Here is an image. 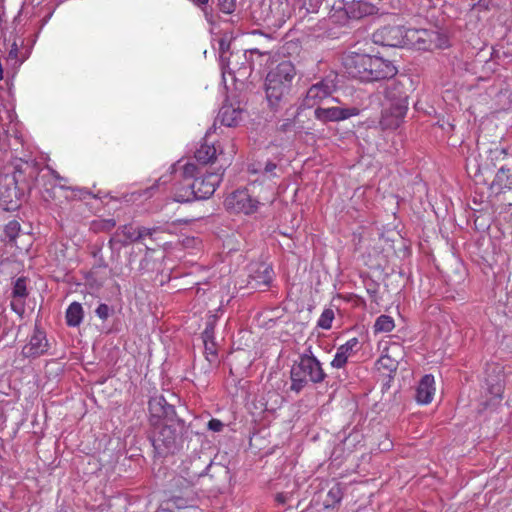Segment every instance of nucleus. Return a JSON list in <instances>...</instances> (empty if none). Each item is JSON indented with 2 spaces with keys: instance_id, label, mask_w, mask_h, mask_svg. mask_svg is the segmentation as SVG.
I'll list each match as a JSON object with an SVG mask.
<instances>
[{
  "instance_id": "b1692460",
  "label": "nucleus",
  "mask_w": 512,
  "mask_h": 512,
  "mask_svg": "<svg viewBox=\"0 0 512 512\" xmlns=\"http://www.w3.org/2000/svg\"><path fill=\"white\" fill-rule=\"evenodd\" d=\"M218 148L214 144H202L195 152L196 160L201 164L214 163L217 159Z\"/></svg>"
},
{
  "instance_id": "393cba45",
  "label": "nucleus",
  "mask_w": 512,
  "mask_h": 512,
  "mask_svg": "<svg viewBox=\"0 0 512 512\" xmlns=\"http://www.w3.org/2000/svg\"><path fill=\"white\" fill-rule=\"evenodd\" d=\"M83 308L80 303L73 302L66 310V322L68 326H79L83 320Z\"/></svg>"
},
{
  "instance_id": "9d476101",
  "label": "nucleus",
  "mask_w": 512,
  "mask_h": 512,
  "mask_svg": "<svg viewBox=\"0 0 512 512\" xmlns=\"http://www.w3.org/2000/svg\"><path fill=\"white\" fill-rule=\"evenodd\" d=\"M386 105H393L403 109H408V94L404 85L396 80L388 82L384 89V100Z\"/></svg>"
},
{
  "instance_id": "412c9836",
  "label": "nucleus",
  "mask_w": 512,
  "mask_h": 512,
  "mask_svg": "<svg viewBox=\"0 0 512 512\" xmlns=\"http://www.w3.org/2000/svg\"><path fill=\"white\" fill-rule=\"evenodd\" d=\"M346 12L350 18L360 19L372 15L376 12V7L367 0H352L346 7Z\"/></svg>"
},
{
  "instance_id": "a211bd4d",
  "label": "nucleus",
  "mask_w": 512,
  "mask_h": 512,
  "mask_svg": "<svg viewBox=\"0 0 512 512\" xmlns=\"http://www.w3.org/2000/svg\"><path fill=\"white\" fill-rule=\"evenodd\" d=\"M491 189L497 195H505L512 190V171L510 168L505 166L499 168L491 184Z\"/></svg>"
},
{
  "instance_id": "72a5a7b5",
  "label": "nucleus",
  "mask_w": 512,
  "mask_h": 512,
  "mask_svg": "<svg viewBox=\"0 0 512 512\" xmlns=\"http://www.w3.org/2000/svg\"><path fill=\"white\" fill-rule=\"evenodd\" d=\"M206 358L210 363H214L217 360V348L214 341H207L204 343Z\"/></svg>"
},
{
  "instance_id": "9b49d317",
  "label": "nucleus",
  "mask_w": 512,
  "mask_h": 512,
  "mask_svg": "<svg viewBox=\"0 0 512 512\" xmlns=\"http://www.w3.org/2000/svg\"><path fill=\"white\" fill-rule=\"evenodd\" d=\"M359 114V109L356 107L341 108V107H318L314 111L315 118L321 122H337L346 120L352 116Z\"/></svg>"
},
{
  "instance_id": "58836bf2",
  "label": "nucleus",
  "mask_w": 512,
  "mask_h": 512,
  "mask_svg": "<svg viewBox=\"0 0 512 512\" xmlns=\"http://www.w3.org/2000/svg\"><path fill=\"white\" fill-rule=\"evenodd\" d=\"M207 426H208V429L211 431L220 432L223 429L224 424L218 419H211L208 422Z\"/></svg>"
},
{
  "instance_id": "7c9ffc66",
  "label": "nucleus",
  "mask_w": 512,
  "mask_h": 512,
  "mask_svg": "<svg viewBox=\"0 0 512 512\" xmlns=\"http://www.w3.org/2000/svg\"><path fill=\"white\" fill-rule=\"evenodd\" d=\"M334 319V312L332 309H325L319 320H318V326L323 329H329L331 328L332 321Z\"/></svg>"
},
{
  "instance_id": "1a4fd4ad",
  "label": "nucleus",
  "mask_w": 512,
  "mask_h": 512,
  "mask_svg": "<svg viewBox=\"0 0 512 512\" xmlns=\"http://www.w3.org/2000/svg\"><path fill=\"white\" fill-rule=\"evenodd\" d=\"M346 73L349 77L366 82L367 69L369 67V55L351 53L344 58L343 61Z\"/></svg>"
},
{
  "instance_id": "c9c22d12",
  "label": "nucleus",
  "mask_w": 512,
  "mask_h": 512,
  "mask_svg": "<svg viewBox=\"0 0 512 512\" xmlns=\"http://www.w3.org/2000/svg\"><path fill=\"white\" fill-rule=\"evenodd\" d=\"M378 363L385 369L389 371L396 370L398 361L395 359H392L390 355L385 354L380 357L378 360Z\"/></svg>"
},
{
  "instance_id": "4c0bfd02",
  "label": "nucleus",
  "mask_w": 512,
  "mask_h": 512,
  "mask_svg": "<svg viewBox=\"0 0 512 512\" xmlns=\"http://www.w3.org/2000/svg\"><path fill=\"white\" fill-rule=\"evenodd\" d=\"M95 312L100 319L106 320L110 316L111 308L107 304L102 303L97 307Z\"/></svg>"
},
{
  "instance_id": "a18cd8bd",
  "label": "nucleus",
  "mask_w": 512,
  "mask_h": 512,
  "mask_svg": "<svg viewBox=\"0 0 512 512\" xmlns=\"http://www.w3.org/2000/svg\"><path fill=\"white\" fill-rule=\"evenodd\" d=\"M187 189H188V186H187V182H183L182 183V186L176 190L175 194H174V200L176 201V195L178 193H181V194H186L187 193Z\"/></svg>"
},
{
  "instance_id": "dca6fc26",
  "label": "nucleus",
  "mask_w": 512,
  "mask_h": 512,
  "mask_svg": "<svg viewBox=\"0 0 512 512\" xmlns=\"http://www.w3.org/2000/svg\"><path fill=\"white\" fill-rule=\"evenodd\" d=\"M490 369L494 375L490 373L487 374L486 384L488 392L491 394L492 398L501 399L505 385L502 369L496 365H493Z\"/></svg>"
},
{
  "instance_id": "39448f33",
  "label": "nucleus",
  "mask_w": 512,
  "mask_h": 512,
  "mask_svg": "<svg viewBox=\"0 0 512 512\" xmlns=\"http://www.w3.org/2000/svg\"><path fill=\"white\" fill-rule=\"evenodd\" d=\"M211 465L212 461L207 456L194 453L182 461L180 474L189 483L193 484L196 480L205 475Z\"/></svg>"
},
{
  "instance_id": "f257e3e1",
  "label": "nucleus",
  "mask_w": 512,
  "mask_h": 512,
  "mask_svg": "<svg viewBox=\"0 0 512 512\" xmlns=\"http://www.w3.org/2000/svg\"><path fill=\"white\" fill-rule=\"evenodd\" d=\"M296 74L295 66L289 60L282 61L267 74L265 92L272 109L288 102Z\"/></svg>"
},
{
  "instance_id": "8fccbe9b",
  "label": "nucleus",
  "mask_w": 512,
  "mask_h": 512,
  "mask_svg": "<svg viewBox=\"0 0 512 512\" xmlns=\"http://www.w3.org/2000/svg\"><path fill=\"white\" fill-rule=\"evenodd\" d=\"M17 57V47L11 49L9 52V58H16Z\"/></svg>"
},
{
  "instance_id": "a19ab883",
  "label": "nucleus",
  "mask_w": 512,
  "mask_h": 512,
  "mask_svg": "<svg viewBox=\"0 0 512 512\" xmlns=\"http://www.w3.org/2000/svg\"><path fill=\"white\" fill-rule=\"evenodd\" d=\"M11 308L19 315H21L24 312V304L21 301H12Z\"/></svg>"
},
{
  "instance_id": "7ed1b4c3",
  "label": "nucleus",
  "mask_w": 512,
  "mask_h": 512,
  "mask_svg": "<svg viewBox=\"0 0 512 512\" xmlns=\"http://www.w3.org/2000/svg\"><path fill=\"white\" fill-rule=\"evenodd\" d=\"M224 173L223 165L214 172H207L203 177H196L192 182L187 183L186 194L178 193L176 202L185 203L193 200L207 199L220 184Z\"/></svg>"
},
{
  "instance_id": "473e14b6",
  "label": "nucleus",
  "mask_w": 512,
  "mask_h": 512,
  "mask_svg": "<svg viewBox=\"0 0 512 512\" xmlns=\"http://www.w3.org/2000/svg\"><path fill=\"white\" fill-rule=\"evenodd\" d=\"M197 166L193 163H187L183 166L182 175L184 177V181L189 183L195 179L197 174Z\"/></svg>"
},
{
  "instance_id": "79ce46f5",
  "label": "nucleus",
  "mask_w": 512,
  "mask_h": 512,
  "mask_svg": "<svg viewBox=\"0 0 512 512\" xmlns=\"http://www.w3.org/2000/svg\"><path fill=\"white\" fill-rule=\"evenodd\" d=\"M289 499L288 493L280 492L275 495V501L279 504H286Z\"/></svg>"
},
{
  "instance_id": "6ab92c4d",
  "label": "nucleus",
  "mask_w": 512,
  "mask_h": 512,
  "mask_svg": "<svg viewBox=\"0 0 512 512\" xmlns=\"http://www.w3.org/2000/svg\"><path fill=\"white\" fill-rule=\"evenodd\" d=\"M434 393V377L432 375L423 376L416 389V401L420 404H428L432 401Z\"/></svg>"
},
{
  "instance_id": "a878e982",
  "label": "nucleus",
  "mask_w": 512,
  "mask_h": 512,
  "mask_svg": "<svg viewBox=\"0 0 512 512\" xmlns=\"http://www.w3.org/2000/svg\"><path fill=\"white\" fill-rule=\"evenodd\" d=\"M117 234L123 236V239L118 240V242L123 246L138 242L137 227H135L133 224H125L120 226L117 230Z\"/></svg>"
},
{
  "instance_id": "5fc2aeb1",
  "label": "nucleus",
  "mask_w": 512,
  "mask_h": 512,
  "mask_svg": "<svg viewBox=\"0 0 512 512\" xmlns=\"http://www.w3.org/2000/svg\"><path fill=\"white\" fill-rule=\"evenodd\" d=\"M390 349H398V346H397V345H393L392 347H390V348H388V349H387V352H388Z\"/></svg>"
},
{
  "instance_id": "c756f323",
  "label": "nucleus",
  "mask_w": 512,
  "mask_h": 512,
  "mask_svg": "<svg viewBox=\"0 0 512 512\" xmlns=\"http://www.w3.org/2000/svg\"><path fill=\"white\" fill-rule=\"evenodd\" d=\"M12 293L14 297H18L21 299L25 298L28 295L26 289V279L24 277H20L15 281Z\"/></svg>"
},
{
  "instance_id": "f704fd0d",
  "label": "nucleus",
  "mask_w": 512,
  "mask_h": 512,
  "mask_svg": "<svg viewBox=\"0 0 512 512\" xmlns=\"http://www.w3.org/2000/svg\"><path fill=\"white\" fill-rule=\"evenodd\" d=\"M20 231V224L18 221H10L5 226V234L10 240H14Z\"/></svg>"
},
{
  "instance_id": "c03bdc74",
  "label": "nucleus",
  "mask_w": 512,
  "mask_h": 512,
  "mask_svg": "<svg viewBox=\"0 0 512 512\" xmlns=\"http://www.w3.org/2000/svg\"><path fill=\"white\" fill-rule=\"evenodd\" d=\"M276 164L273 162H267L264 167V173L265 174H273L274 170L276 169Z\"/></svg>"
},
{
  "instance_id": "4be33fe9",
  "label": "nucleus",
  "mask_w": 512,
  "mask_h": 512,
  "mask_svg": "<svg viewBox=\"0 0 512 512\" xmlns=\"http://www.w3.org/2000/svg\"><path fill=\"white\" fill-rule=\"evenodd\" d=\"M218 45L220 63L223 70V74L226 72L232 73L234 71V68L231 66L230 61V56L233 55L232 53H230L231 37L225 34L218 40Z\"/></svg>"
},
{
  "instance_id": "4468645a",
  "label": "nucleus",
  "mask_w": 512,
  "mask_h": 512,
  "mask_svg": "<svg viewBox=\"0 0 512 512\" xmlns=\"http://www.w3.org/2000/svg\"><path fill=\"white\" fill-rule=\"evenodd\" d=\"M149 412L152 419L173 420L175 417L174 406L169 404L164 396L155 395L149 400Z\"/></svg>"
},
{
  "instance_id": "3c124183",
  "label": "nucleus",
  "mask_w": 512,
  "mask_h": 512,
  "mask_svg": "<svg viewBox=\"0 0 512 512\" xmlns=\"http://www.w3.org/2000/svg\"><path fill=\"white\" fill-rule=\"evenodd\" d=\"M157 188V184L149 187L148 189L145 190V194H148V196L150 197L152 195V191L155 190Z\"/></svg>"
},
{
  "instance_id": "0eeeda50",
  "label": "nucleus",
  "mask_w": 512,
  "mask_h": 512,
  "mask_svg": "<svg viewBox=\"0 0 512 512\" xmlns=\"http://www.w3.org/2000/svg\"><path fill=\"white\" fill-rule=\"evenodd\" d=\"M259 204L247 190H236L225 199V207L234 213L252 214L257 211Z\"/></svg>"
},
{
  "instance_id": "c85d7f7f",
  "label": "nucleus",
  "mask_w": 512,
  "mask_h": 512,
  "mask_svg": "<svg viewBox=\"0 0 512 512\" xmlns=\"http://www.w3.org/2000/svg\"><path fill=\"white\" fill-rule=\"evenodd\" d=\"M394 320L388 315L379 316L374 324L375 332H390L394 328Z\"/></svg>"
},
{
  "instance_id": "20e7f679",
  "label": "nucleus",
  "mask_w": 512,
  "mask_h": 512,
  "mask_svg": "<svg viewBox=\"0 0 512 512\" xmlns=\"http://www.w3.org/2000/svg\"><path fill=\"white\" fill-rule=\"evenodd\" d=\"M151 440L159 454L173 453L177 447L178 434L174 427L162 423H154Z\"/></svg>"
},
{
  "instance_id": "de8ad7c7",
  "label": "nucleus",
  "mask_w": 512,
  "mask_h": 512,
  "mask_svg": "<svg viewBox=\"0 0 512 512\" xmlns=\"http://www.w3.org/2000/svg\"><path fill=\"white\" fill-rule=\"evenodd\" d=\"M27 165V168H30L31 169V172H30V176L32 177L33 180L36 179V176L38 174L37 172V167L35 166H30L28 163L26 164Z\"/></svg>"
},
{
  "instance_id": "cd10ccee",
  "label": "nucleus",
  "mask_w": 512,
  "mask_h": 512,
  "mask_svg": "<svg viewBox=\"0 0 512 512\" xmlns=\"http://www.w3.org/2000/svg\"><path fill=\"white\" fill-rule=\"evenodd\" d=\"M343 493L339 485H334L327 493L324 500L325 508H334L342 499Z\"/></svg>"
},
{
  "instance_id": "aec40b11",
  "label": "nucleus",
  "mask_w": 512,
  "mask_h": 512,
  "mask_svg": "<svg viewBox=\"0 0 512 512\" xmlns=\"http://www.w3.org/2000/svg\"><path fill=\"white\" fill-rule=\"evenodd\" d=\"M359 344L357 338H351L345 344L341 345L334 356V359L331 362L332 367L334 368H342L346 363L348 358L356 351V348Z\"/></svg>"
},
{
  "instance_id": "09e8293b",
  "label": "nucleus",
  "mask_w": 512,
  "mask_h": 512,
  "mask_svg": "<svg viewBox=\"0 0 512 512\" xmlns=\"http://www.w3.org/2000/svg\"><path fill=\"white\" fill-rule=\"evenodd\" d=\"M50 171H51V174L53 175V177H54L56 180H58V181H62V180H64V178H63V177H61V176H60V175H59L55 170H52V169H51Z\"/></svg>"
},
{
  "instance_id": "bb28decb",
  "label": "nucleus",
  "mask_w": 512,
  "mask_h": 512,
  "mask_svg": "<svg viewBox=\"0 0 512 512\" xmlns=\"http://www.w3.org/2000/svg\"><path fill=\"white\" fill-rule=\"evenodd\" d=\"M115 226L116 220L113 218L97 219L91 222L90 229L95 233L110 232Z\"/></svg>"
},
{
  "instance_id": "ddd939ff",
  "label": "nucleus",
  "mask_w": 512,
  "mask_h": 512,
  "mask_svg": "<svg viewBox=\"0 0 512 512\" xmlns=\"http://www.w3.org/2000/svg\"><path fill=\"white\" fill-rule=\"evenodd\" d=\"M48 340L44 331L35 327L29 342L22 348V355L26 358H37L48 350Z\"/></svg>"
},
{
  "instance_id": "864d4df0",
  "label": "nucleus",
  "mask_w": 512,
  "mask_h": 512,
  "mask_svg": "<svg viewBox=\"0 0 512 512\" xmlns=\"http://www.w3.org/2000/svg\"><path fill=\"white\" fill-rule=\"evenodd\" d=\"M113 243H114V238H111V239L109 240V245H110V247H112Z\"/></svg>"
},
{
  "instance_id": "2eb2a0df",
  "label": "nucleus",
  "mask_w": 512,
  "mask_h": 512,
  "mask_svg": "<svg viewBox=\"0 0 512 512\" xmlns=\"http://www.w3.org/2000/svg\"><path fill=\"white\" fill-rule=\"evenodd\" d=\"M407 110L400 106L386 105L382 103V113L379 121L382 129H396L402 123Z\"/></svg>"
},
{
  "instance_id": "49530a36",
  "label": "nucleus",
  "mask_w": 512,
  "mask_h": 512,
  "mask_svg": "<svg viewBox=\"0 0 512 512\" xmlns=\"http://www.w3.org/2000/svg\"><path fill=\"white\" fill-rule=\"evenodd\" d=\"M502 200L506 202L509 206L512 205V190L507 192L505 195H502Z\"/></svg>"
},
{
  "instance_id": "2f4dec72",
  "label": "nucleus",
  "mask_w": 512,
  "mask_h": 512,
  "mask_svg": "<svg viewBox=\"0 0 512 512\" xmlns=\"http://www.w3.org/2000/svg\"><path fill=\"white\" fill-rule=\"evenodd\" d=\"M161 231L160 227H144V226H138L137 227V235H138V242H142L145 237H150L158 232Z\"/></svg>"
},
{
  "instance_id": "f8f14e48",
  "label": "nucleus",
  "mask_w": 512,
  "mask_h": 512,
  "mask_svg": "<svg viewBox=\"0 0 512 512\" xmlns=\"http://www.w3.org/2000/svg\"><path fill=\"white\" fill-rule=\"evenodd\" d=\"M375 44L398 47L403 43V34L400 26H384L372 35Z\"/></svg>"
},
{
  "instance_id": "6e6552de",
  "label": "nucleus",
  "mask_w": 512,
  "mask_h": 512,
  "mask_svg": "<svg viewBox=\"0 0 512 512\" xmlns=\"http://www.w3.org/2000/svg\"><path fill=\"white\" fill-rule=\"evenodd\" d=\"M366 82L389 79L396 75L397 69L392 62L378 56L369 55V67L367 69Z\"/></svg>"
},
{
  "instance_id": "e433bc0d",
  "label": "nucleus",
  "mask_w": 512,
  "mask_h": 512,
  "mask_svg": "<svg viewBox=\"0 0 512 512\" xmlns=\"http://www.w3.org/2000/svg\"><path fill=\"white\" fill-rule=\"evenodd\" d=\"M218 5L222 12L230 14L235 9V0H219Z\"/></svg>"
},
{
  "instance_id": "603ef678",
  "label": "nucleus",
  "mask_w": 512,
  "mask_h": 512,
  "mask_svg": "<svg viewBox=\"0 0 512 512\" xmlns=\"http://www.w3.org/2000/svg\"><path fill=\"white\" fill-rule=\"evenodd\" d=\"M198 5H206L208 3V0H194Z\"/></svg>"
},
{
  "instance_id": "ea45409f",
  "label": "nucleus",
  "mask_w": 512,
  "mask_h": 512,
  "mask_svg": "<svg viewBox=\"0 0 512 512\" xmlns=\"http://www.w3.org/2000/svg\"><path fill=\"white\" fill-rule=\"evenodd\" d=\"M203 343L207 341H214V328L211 325H208L204 332L202 333Z\"/></svg>"
},
{
  "instance_id": "5701e85b",
  "label": "nucleus",
  "mask_w": 512,
  "mask_h": 512,
  "mask_svg": "<svg viewBox=\"0 0 512 512\" xmlns=\"http://www.w3.org/2000/svg\"><path fill=\"white\" fill-rule=\"evenodd\" d=\"M273 275L272 267L262 264L250 277L257 288H267L272 282Z\"/></svg>"
},
{
  "instance_id": "f3484780",
  "label": "nucleus",
  "mask_w": 512,
  "mask_h": 512,
  "mask_svg": "<svg viewBox=\"0 0 512 512\" xmlns=\"http://www.w3.org/2000/svg\"><path fill=\"white\" fill-rule=\"evenodd\" d=\"M244 111L240 106L224 104L218 114L220 122L227 127L237 126L243 119Z\"/></svg>"
},
{
  "instance_id": "37998d69",
  "label": "nucleus",
  "mask_w": 512,
  "mask_h": 512,
  "mask_svg": "<svg viewBox=\"0 0 512 512\" xmlns=\"http://www.w3.org/2000/svg\"><path fill=\"white\" fill-rule=\"evenodd\" d=\"M491 154L494 155L496 159L504 158L507 155V152L504 148H496L491 151Z\"/></svg>"
},
{
  "instance_id": "423d86ee",
  "label": "nucleus",
  "mask_w": 512,
  "mask_h": 512,
  "mask_svg": "<svg viewBox=\"0 0 512 512\" xmlns=\"http://www.w3.org/2000/svg\"><path fill=\"white\" fill-rule=\"evenodd\" d=\"M337 89L335 78L326 77L321 81L313 84L306 93L303 105L312 108L324 99L330 97Z\"/></svg>"
},
{
  "instance_id": "f03ea898",
  "label": "nucleus",
  "mask_w": 512,
  "mask_h": 512,
  "mask_svg": "<svg viewBox=\"0 0 512 512\" xmlns=\"http://www.w3.org/2000/svg\"><path fill=\"white\" fill-rule=\"evenodd\" d=\"M308 352L302 354L291 367L290 389L296 393L303 390L309 382L321 383L326 377L319 360L311 354L310 349H308Z\"/></svg>"
}]
</instances>
